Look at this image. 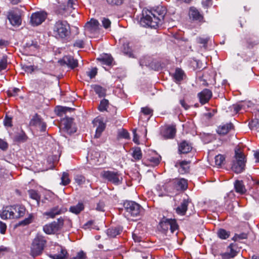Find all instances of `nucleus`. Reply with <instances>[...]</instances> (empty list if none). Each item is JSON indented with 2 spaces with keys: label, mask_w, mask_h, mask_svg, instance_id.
Wrapping results in <instances>:
<instances>
[{
  "label": "nucleus",
  "mask_w": 259,
  "mask_h": 259,
  "mask_svg": "<svg viewBox=\"0 0 259 259\" xmlns=\"http://www.w3.org/2000/svg\"><path fill=\"white\" fill-rule=\"evenodd\" d=\"M234 127V126L232 123H227L218 126L217 132L219 135H225L228 133L232 129H233Z\"/></svg>",
  "instance_id": "c85d7f7f"
},
{
  "label": "nucleus",
  "mask_w": 259,
  "mask_h": 259,
  "mask_svg": "<svg viewBox=\"0 0 259 259\" xmlns=\"http://www.w3.org/2000/svg\"><path fill=\"white\" fill-rule=\"evenodd\" d=\"M46 18V13L36 12L32 14L30 17V23L33 26H38L44 22Z\"/></svg>",
  "instance_id": "ddd939ff"
},
{
  "label": "nucleus",
  "mask_w": 259,
  "mask_h": 259,
  "mask_svg": "<svg viewBox=\"0 0 259 259\" xmlns=\"http://www.w3.org/2000/svg\"><path fill=\"white\" fill-rule=\"evenodd\" d=\"M118 136L121 138L125 139H129L130 138L128 132L125 129H122L121 131L119 132Z\"/></svg>",
  "instance_id": "6e6d98bb"
},
{
  "label": "nucleus",
  "mask_w": 259,
  "mask_h": 259,
  "mask_svg": "<svg viewBox=\"0 0 259 259\" xmlns=\"http://www.w3.org/2000/svg\"><path fill=\"white\" fill-rule=\"evenodd\" d=\"M47 242V241L45 236L37 234L33 240L31 245L30 255L35 257L41 254Z\"/></svg>",
  "instance_id": "7ed1b4c3"
},
{
  "label": "nucleus",
  "mask_w": 259,
  "mask_h": 259,
  "mask_svg": "<svg viewBox=\"0 0 259 259\" xmlns=\"http://www.w3.org/2000/svg\"><path fill=\"white\" fill-rule=\"evenodd\" d=\"M159 230L163 234L166 235L168 230L173 234L179 229V226L175 219H168L163 217L159 223Z\"/></svg>",
  "instance_id": "20e7f679"
},
{
  "label": "nucleus",
  "mask_w": 259,
  "mask_h": 259,
  "mask_svg": "<svg viewBox=\"0 0 259 259\" xmlns=\"http://www.w3.org/2000/svg\"><path fill=\"white\" fill-rule=\"evenodd\" d=\"M123 206L125 211L131 217L139 216L142 211V207L135 201L126 200Z\"/></svg>",
  "instance_id": "0eeeda50"
},
{
  "label": "nucleus",
  "mask_w": 259,
  "mask_h": 259,
  "mask_svg": "<svg viewBox=\"0 0 259 259\" xmlns=\"http://www.w3.org/2000/svg\"><path fill=\"white\" fill-rule=\"evenodd\" d=\"M64 224V219L62 217H60L57 220L51 223L45 225L43 227V231L47 234H55L63 227Z\"/></svg>",
  "instance_id": "6e6552de"
},
{
  "label": "nucleus",
  "mask_w": 259,
  "mask_h": 259,
  "mask_svg": "<svg viewBox=\"0 0 259 259\" xmlns=\"http://www.w3.org/2000/svg\"><path fill=\"white\" fill-rule=\"evenodd\" d=\"M70 33V25L67 21L59 20L53 27V36L58 40H66Z\"/></svg>",
  "instance_id": "f03ea898"
},
{
  "label": "nucleus",
  "mask_w": 259,
  "mask_h": 259,
  "mask_svg": "<svg viewBox=\"0 0 259 259\" xmlns=\"http://www.w3.org/2000/svg\"><path fill=\"white\" fill-rule=\"evenodd\" d=\"M94 126L96 127L95 134L94 138L98 139L99 138L106 128V123L103 121L102 118L97 117L95 118L93 121Z\"/></svg>",
  "instance_id": "f8f14e48"
},
{
  "label": "nucleus",
  "mask_w": 259,
  "mask_h": 259,
  "mask_svg": "<svg viewBox=\"0 0 259 259\" xmlns=\"http://www.w3.org/2000/svg\"><path fill=\"white\" fill-rule=\"evenodd\" d=\"M65 107L58 106H57L55 109L56 114L59 116H63V114H65L64 112Z\"/></svg>",
  "instance_id": "680f3d73"
},
{
  "label": "nucleus",
  "mask_w": 259,
  "mask_h": 259,
  "mask_svg": "<svg viewBox=\"0 0 259 259\" xmlns=\"http://www.w3.org/2000/svg\"><path fill=\"white\" fill-rule=\"evenodd\" d=\"M214 159L215 165L218 166H221L225 161V157L223 155L219 154L215 156Z\"/></svg>",
  "instance_id": "3c124183"
},
{
  "label": "nucleus",
  "mask_w": 259,
  "mask_h": 259,
  "mask_svg": "<svg viewBox=\"0 0 259 259\" xmlns=\"http://www.w3.org/2000/svg\"><path fill=\"white\" fill-rule=\"evenodd\" d=\"M235 191L236 193L243 195L246 192L244 183L242 180H236L234 183Z\"/></svg>",
  "instance_id": "c756f323"
},
{
  "label": "nucleus",
  "mask_w": 259,
  "mask_h": 259,
  "mask_svg": "<svg viewBox=\"0 0 259 259\" xmlns=\"http://www.w3.org/2000/svg\"><path fill=\"white\" fill-rule=\"evenodd\" d=\"M58 63L61 66L66 65L71 69H75L78 65V60L74 59V57L70 55L64 56L58 61Z\"/></svg>",
  "instance_id": "9b49d317"
},
{
  "label": "nucleus",
  "mask_w": 259,
  "mask_h": 259,
  "mask_svg": "<svg viewBox=\"0 0 259 259\" xmlns=\"http://www.w3.org/2000/svg\"><path fill=\"white\" fill-rule=\"evenodd\" d=\"M145 160L148 162V164L152 166H157L160 163L161 160V157L160 156H157L156 157L153 156H146L144 158Z\"/></svg>",
  "instance_id": "e433bc0d"
},
{
  "label": "nucleus",
  "mask_w": 259,
  "mask_h": 259,
  "mask_svg": "<svg viewBox=\"0 0 259 259\" xmlns=\"http://www.w3.org/2000/svg\"><path fill=\"white\" fill-rule=\"evenodd\" d=\"M13 118L11 116H9L7 114H6L3 123L4 125L6 127H11L13 126L12 124Z\"/></svg>",
  "instance_id": "de8ad7c7"
},
{
  "label": "nucleus",
  "mask_w": 259,
  "mask_h": 259,
  "mask_svg": "<svg viewBox=\"0 0 259 259\" xmlns=\"http://www.w3.org/2000/svg\"><path fill=\"white\" fill-rule=\"evenodd\" d=\"M73 46L78 48H83L84 47V42L81 39H77L74 42Z\"/></svg>",
  "instance_id": "338daca9"
},
{
  "label": "nucleus",
  "mask_w": 259,
  "mask_h": 259,
  "mask_svg": "<svg viewBox=\"0 0 259 259\" xmlns=\"http://www.w3.org/2000/svg\"><path fill=\"white\" fill-rule=\"evenodd\" d=\"M107 3L112 6H120L123 3L124 0H106Z\"/></svg>",
  "instance_id": "4d7b16f0"
},
{
  "label": "nucleus",
  "mask_w": 259,
  "mask_h": 259,
  "mask_svg": "<svg viewBox=\"0 0 259 259\" xmlns=\"http://www.w3.org/2000/svg\"><path fill=\"white\" fill-rule=\"evenodd\" d=\"M92 88L99 98H104L106 96L107 89L100 85H92Z\"/></svg>",
  "instance_id": "473e14b6"
},
{
  "label": "nucleus",
  "mask_w": 259,
  "mask_h": 259,
  "mask_svg": "<svg viewBox=\"0 0 259 259\" xmlns=\"http://www.w3.org/2000/svg\"><path fill=\"white\" fill-rule=\"evenodd\" d=\"M99 21L94 18H92L90 21L87 22L84 26L85 30L90 33H94L99 29Z\"/></svg>",
  "instance_id": "6ab92c4d"
},
{
  "label": "nucleus",
  "mask_w": 259,
  "mask_h": 259,
  "mask_svg": "<svg viewBox=\"0 0 259 259\" xmlns=\"http://www.w3.org/2000/svg\"><path fill=\"white\" fill-rule=\"evenodd\" d=\"M193 145L186 140H182L178 143V152L179 154H186L191 152Z\"/></svg>",
  "instance_id": "2eb2a0df"
},
{
  "label": "nucleus",
  "mask_w": 259,
  "mask_h": 259,
  "mask_svg": "<svg viewBox=\"0 0 259 259\" xmlns=\"http://www.w3.org/2000/svg\"><path fill=\"white\" fill-rule=\"evenodd\" d=\"M73 121V118L71 117H66L62 120V123L64 125V128L68 133H74L76 130L72 128Z\"/></svg>",
  "instance_id": "a878e982"
},
{
  "label": "nucleus",
  "mask_w": 259,
  "mask_h": 259,
  "mask_svg": "<svg viewBox=\"0 0 259 259\" xmlns=\"http://www.w3.org/2000/svg\"><path fill=\"white\" fill-rule=\"evenodd\" d=\"M33 217L32 214H29L28 217L27 218H25L24 220L20 221L17 226H26L29 224H30L32 222Z\"/></svg>",
  "instance_id": "09e8293b"
},
{
  "label": "nucleus",
  "mask_w": 259,
  "mask_h": 259,
  "mask_svg": "<svg viewBox=\"0 0 259 259\" xmlns=\"http://www.w3.org/2000/svg\"><path fill=\"white\" fill-rule=\"evenodd\" d=\"M87 74L91 79H92L97 75V69L96 68H92L91 70L87 71Z\"/></svg>",
  "instance_id": "0e129e2a"
},
{
  "label": "nucleus",
  "mask_w": 259,
  "mask_h": 259,
  "mask_svg": "<svg viewBox=\"0 0 259 259\" xmlns=\"http://www.w3.org/2000/svg\"><path fill=\"white\" fill-rule=\"evenodd\" d=\"M109 102L108 100L104 98L100 101V104L98 107V109L100 112H104L105 111L108 112L109 111L107 109L109 107Z\"/></svg>",
  "instance_id": "ea45409f"
},
{
  "label": "nucleus",
  "mask_w": 259,
  "mask_h": 259,
  "mask_svg": "<svg viewBox=\"0 0 259 259\" xmlns=\"http://www.w3.org/2000/svg\"><path fill=\"white\" fill-rule=\"evenodd\" d=\"M84 209V205L83 202H79L76 205L71 206L69 208V211L78 214Z\"/></svg>",
  "instance_id": "c9c22d12"
},
{
  "label": "nucleus",
  "mask_w": 259,
  "mask_h": 259,
  "mask_svg": "<svg viewBox=\"0 0 259 259\" xmlns=\"http://www.w3.org/2000/svg\"><path fill=\"white\" fill-rule=\"evenodd\" d=\"M191 202V199H184L180 205L176 208V212L180 215H185L188 209V205Z\"/></svg>",
  "instance_id": "4be33fe9"
},
{
  "label": "nucleus",
  "mask_w": 259,
  "mask_h": 259,
  "mask_svg": "<svg viewBox=\"0 0 259 259\" xmlns=\"http://www.w3.org/2000/svg\"><path fill=\"white\" fill-rule=\"evenodd\" d=\"M13 208L12 219H18L23 217L26 212V208L22 205H13Z\"/></svg>",
  "instance_id": "412c9836"
},
{
  "label": "nucleus",
  "mask_w": 259,
  "mask_h": 259,
  "mask_svg": "<svg viewBox=\"0 0 259 259\" xmlns=\"http://www.w3.org/2000/svg\"><path fill=\"white\" fill-rule=\"evenodd\" d=\"M25 72L32 73L34 71V66L33 65H25L23 67Z\"/></svg>",
  "instance_id": "774afa93"
},
{
  "label": "nucleus",
  "mask_w": 259,
  "mask_h": 259,
  "mask_svg": "<svg viewBox=\"0 0 259 259\" xmlns=\"http://www.w3.org/2000/svg\"><path fill=\"white\" fill-rule=\"evenodd\" d=\"M177 132L175 125L166 126L161 131V134L165 140L172 139L175 138Z\"/></svg>",
  "instance_id": "4468645a"
},
{
  "label": "nucleus",
  "mask_w": 259,
  "mask_h": 259,
  "mask_svg": "<svg viewBox=\"0 0 259 259\" xmlns=\"http://www.w3.org/2000/svg\"><path fill=\"white\" fill-rule=\"evenodd\" d=\"M86 258L85 253L83 251L80 250L77 253L75 256L71 257L70 259H85Z\"/></svg>",
  "instance_id": "052dcab7"
},
{
  "label": "nucleus",
  "mask_w": 259,
  "mask_h": 259,
  "mask_svg": "<svg viewBox=\"0 0 259 259\" xmlns=\"http://www.w3.org/2000/svg\"><path fill=\"white\" fill-rule=\"evenodd\" d=\"M9 147L8 143L0 138V149L3 151H6Z\"/></svg>",
  "instance_id": "e2e57ef3"
},
{
  "label": "nucleus",
  "mask_w": 259,
  "mask_h": 259,
  "mask_svg": "<svg viewBox=\"0 0 259 259\" xmlns=\"http://www.w3.org/2000/svg\"><path fill=\"white\" fill-rule=\"evenodd\" d=\"M27 139L28 137L23 130L21 131V133L16 134L14 138V141L17 143H24Z\"/></svg>",
  "instance_id": "58836bf2"
},
{
  "label": "nucleus",
  "mask_w": 259,
  "mask_h": 259,
  "mask_svg": "<svg viewBox=\"0 0 259 259\" xmlns=\"http://www.w3.org/2000/svg\"><path fill=\"white\" fill-rule=\"evenodd\" d=\"M196 40L198 44H201L204 48H206L208 41L209 40V38L198 37L197 38Z\"/></svg>",
  "instance_id": "5fc2aeb1"
},
{
  "label": "nucleus",
  "mask_w": 259,
  "mask_h": 259,
  "mask_svg": "<svg viewBox=\"0 0 259 259\" xmlns=\"http://www.w3.org/2000/svg\"><path fill=\"white\" fill-rule=\"evenodd\" d=\"M141 65H145L155 71H158L161 68V64L158 61L152 60L150 57H146L141 60Z\"/></svg>",
  "instance_id": "dca6fc26"
},
{
  "label": "nucleus",
  "mask_w": 259,
  "mask_h": 259,
  "mask_svg": "<svg viewBox=\"0 0 259 259\" xmlns=\"http://www.w3.org/2000/svg\"><path fill=\"white\" fill-rule=\"evenodd\" d=\"M70 183V180L69 178V174L67 172H64L61 177V182L60 184L63 186H66Z\"/></svg>",
  "instance_id": "a18cd8bd"
},
{
  "label": "nucleus",
  "mask_w": 259,
  "mask_h": 259,
  "mask_svg": "<svg viewBox=\"0 0 259 259\" xmlns=\"http://www.w3.org/2000/svg\"><path fill=\"white\" fill-rule=\"evenodd\" d=\"M122 51L123 54L131 57L133 55V51L132 48L129 45V43H124L123 44Z\"/></svg>",
  "instance_id": "37998d69"
},
{
  "label": "nucleus",
  "mask_w": 259,
  "mask_h": 259,
  "mask_svg": "<svg viewBox=\"0 0 259 259\" xmlns=\"http://www.w3.org/2000/svg\"><path fill=\"white\" fill-rule=\"evenodd\" d=\"M217 235L219 238L221 239H226L230 236V232L227 231L224 229H219L217 232Z\"/></svg>",
  "instance_id": "a19ab883"
},
{
  "label": "nucleus",
  "mask_w": 259,
  "mask_h": 259,
  "mask_svg": "<svg viewBox=\"0 0 259 259\" xmlns=\"http://www.w3.org/2000/svg\"><path fill=\"white\" fill-rule=\"evenodd\" d=\"M28 192L31 199L36 200L38 203L39 202L40 200V196L37 191L31 189L29 190Z\"/></svg>",
  "instance_id": "79ce46f5"
},
{
  "label": "nucleus",
  "mask_w": 259,
  "mask_h": 259,
  "mask_svg": "<svg viewBox=\"0 0 259 259\" xmlns=\"http://www.w3.org/2000/svg\"><path fill=\"white\" fill-rule=\"evenodd\" d=\"M102 177L108 182L115 185H118L122 183V178L121 174L119 171L110 170H104L102 173Z\"/></svg>",
  "instance_id": "1a4fd4ad"
},
{
  "label": "nucleus",
  "mask_w": 259,
  "mask_h": 259,
  "mask_svg": "<svg viewBox=\"0 0 259 259\" xmlns=\"http://www.w3.org/2000/svg\"><path fill=\"white\" fill-rule=\"evenodd\" d=\"M97 60L103 65L110 66L112 64L113 58L111 55L105 54L98 58Z\"/></svg>",
  "instance_id": "7c9ffc66"
},
{
  "label": "nucleus",
  "mask_w": 259,
  "mask_h": 259,
  "mask_svg": "<svg viewBox=\"0 0 259 259\" xmlns=\"http://www.w3.org/2000/svg\"><path fill=\"white\" fill-rule=\"evenodd\" d=\"M31 47H33L35 49L38 48V46L36 41L31 40L30 41L27 42L25 45V48L26 50L30 49Z\"/></svg>",
  "instance_id": "864d4df0"
},
{
  "label": "nucleus",
  "mask_w": 259,
  "mask_h": 259,
  "mask_svg": "<svg viewBox=\"0 0 259 259\" xmlns=\"http://www.w3.org/2000/svg\"><path fill=\"white\" fill-rule=\"evenodd\" d=\"M100 153L99 152L92 150L88 154L87 156V160L88 162L93 165H100V162L99 161Z\"/></svg>",
  "instance_id": "b1692460"
},
{
  "label": "nucleus",
  "mask_w": 259,
  "mask_h": 259,
  "mask_svg": "<svg viewBox=\"0 0 259 259\" xmlns=\"http://www.w3.org/2000/svg\"><path fill=\"white\" fill-rule=\"evenodd\" d=\"M185 73L184 71L180 68H177L175 72L173 73L172 77L174 81L178 84L184 79Z\"/></svg>",
  "instance_id": "cd10ccee"
},
{
  "label": "nucleus",
  "mask_w": 259,
  "mask_h": 259,
  "mask_svg": "<svg viewBox=\"0 0 259 259\" xmlns=\"http://www.w3.org/2000/svg\"><path fill=\"white\" fill-rule=\"evenodd\" d=\"M166 13L165 8L162 6L150 10L143 9L141 23L144 26L156 28L162 24Z\"/></svg>",
  "instance_id": "f257e3e1"
},
{
  "label": "nucleus",
  "mask_w": 259,
  "mask_h": 259,
  "mask_svg": "<svg viewBox=\"0 0 259 259\" xmlns=\"http://www.w3.org/2000/svg\"><path fill=\"white\" fill-rule=\"evenodd\" d=\"M133 152L132 156L135 159V161H139L142 158V152L139 147H135L132 148Z\"/></svg>",
  "instance_id": "4c0bfd02"
},
{
  "label": "nucleus",
  "mask_w": 259,
  "mask_h": 259,
  "mask_svg": "<svg viewBox=\"0 0 259 259\" xmlns=\"http://www.w3.org/2000/svg\"><path fill=\"white\" fill-rule=\"evenodd\" d=\"M7 56L4 55L0 60V72L7 69L8 66Z\"/></svg>",
  "instance_id": "49530a36"
},
{
  "label": "nucleus",
  "mask_w": 259,
  "mask_h": 259,
  "mask_svg": "<svg viewBox=\"0 0 259 259\" xmlns=\"http://www.w3.org/2000/svg\"><path fill=\"white\" fill-rule=\"evenodd\" d=\"M249 126L251 130L259 131V119L254 118L249 123Z\"/></svg>",
  "instance_id": "c03bdc74"
},
{
  "label": "nucleus",
  "mask_w": 259,
  "mask_h": 259,
  "mask_svg": "<svg viewBox=\"0 0 259 259\" xmlns=\"http://www.w3.org/2000/svg\"><path fill=\"white\" fill-rule=\"evenodd\" d=\"M212 96V92L208 89H204L197 94L199 102L201 105L208 103Z\"/></svg>",
  "instance_id": "f3484780"
},
{
  "label": "nucleus",
  "mask_w": 259,
  "mask_h": 259,
  "mask_svg": "<svg viewBox=\"0 0 259 259\" xmlns=\"http://www.w3.org/2000/svg\"><path fill=\"white\" fill-rule=\"evenodd\" d=\"M66 11L65 6L64 5H58L55 7V13L57 15H63Z\"/></svg>",
  "instance_id": "603ef678"
},
{
  "label": "nucleus",
  "mask_w": 259,
  "mask_h": 259,
  "mask_svg": "<svg viewBox=\"0 0 259 259\" xmlns=\"http://www.w3.org/2000/svg\"><path fill=\"white\" fill-rule=\"evenodd\" d=\"M190 161L183 160L177 162L175 165L176 167L180 166L179 171L182 174H186L189 172Z\"/></svg>",
  "instance_id": "bb28decb"
},
{
  "label": "nucleus",
  "mask_w": 259,
  "mask_h": 259,
  "mask_svg": "<svg viewBox=\"0 0 259 259\" xmlns=\"http://www.w3.org/2000/svg\"><path fill=\"white\" fill-rule=\"evenodd\" d=\"M67 209L63 207H60L59 206H56L51 208L49 210L45 212L44 215L48 217L49 218L53 219L56 215L61 214L67 211Z\"/></svg>",
  "instance_id": "aec40b11"
},
{
  "label": "nucleus",
  "mask_w": 259,
  "mask_h": 259,
  "mask_svg": "<svg viewBox=\"0 0 259 259\" xmlns=\"http://www.w3.org/2000/svg\"><path fill=\"white\" fill-rule=\"evenodd\" d=\"M13 208L12 205L4 206L0 210V217L3 220L12 219Z\"/></svg>",
  "instance_id": "393cba45"
},
{
  "label": "nucleus",
  "mask_w": 259,
  "mask_h": 259,
  "mask_svg": "<svg viewBox=\"0 0 259 259\" xmlns=\"http://www.w3.org/2000/svg\"><path fill=\"white\" fill-rule=\"evenodd\" d=\"M102 23L104 28L108 29L110 27L111 22L108 18L104 17L102 19Z\"/></svg>",
  "instance_id": "13d9d810"
},
{
  "label": "nucleus",
  "mask_w": 259,
  "mask_h": 259,
  "mask_svg": "<svg viewBox=\"0 0 259 259\" xmlns=\"http://www.w3.org/2000/svg\"><path fill=\"white\" fill-rule=\"evenodd\" d=\"M74 180L78 185H81L85 183L86 179L83 176L78 175L75 176Z\"/></svg>",
  "instance_id": "8fccbe9b"
},
{
  "label": "nucleus",
  "mask_w": 259,
  "mask_h": 259,
  "mask_svg": "<svg viewBox=\"0 0 259 259\" xmlns=\"http://www.w3.org/2000/svg\"><path fill=\"white\" fill-rule=\"evenodd\" d=\"M22 11L18 8H14L8 11L7 19L12 26L19 27L22 24Z\"/></svg>",
  "instance_id": "39448f33"
},
{
  "label": "nucleus",
  "mask_w": 259,
  "mask_h": 259,
  "mask_svg": "<svg viewBox=\"0 0 259 259\" xmlns=\"http://www.w3.org/2000/svg\"><path fill=\"white\" fill-rule=\"evenodd\" d=\"M190 18L193 21L202 22L204 17L202 14L195 7H192L190 8L189 11Z\"/></svg>",
  "instance_id": "5701e85b"
},
{
  "label": "nucleus",
  "mask_w": 259,
  "mask_h": 259,
  "mask_svg": "<svg viewBox=\"0 0 259 259\" xmlns=\"http://www.w3.org/2000/svg\"><path fill=\"white\" fill-rule=\"evenodd\" d=\"M141 112L145 115H153V110L148 107H145L141 108Z\"/></svg>",
  "instance_id": "bf43d9fd"
},
{
  "label": "nucleus",
  "mask_w": 259,
  "mask_h": 259,
  "mask_svg": "<svg viewBox=\"0 0 259 259\" xmlns=\"http://www.w3.org/2000/svg\"><path fill=\"white\" fill-rule=\"evenodd\" d=\"M235 160L232 162L231 168L236 174L242 172L245 168L244 155L242 152L235 151Z\"/></svg>",
  "instance_id": "423d86ee"
},
{
  "label": "nucleus",
  "mask_w": 259,
  "mask_h": 259,
  "mask_svg": "<svg viewBox=\"0 0 259 259\" xmlns=\"http://www.w3.org/2000/svg\"><path fill=\"white\" fill-rule=\"evenodd\" d=\"M29 126L37 128L40 132H45L47 130V123L38 113L32 116L29 122Z\"/></svg>",
  "instance_id": "9d476101"
},
{
  "label": "nucleus",
  "mask_w": 259,
  "mask_h": 259,
  "mask_svg": "<svg viewBox=\"0 0 259 259\" xmlns=\"http://www.w3.org/2000/svg\"><path fill=\"white\" fill-rule=\"evenodd\" d=\"M122 231V228L120 227H110L106 230V234L110 238L116 237L120 234Z\"/></svg>",
  "instance_id": "2f4dec72"
},
{
  "label": "nucleus",
  "mask_w": 259,
  "mask_h": 259,
  "mask_svg": "<svg viewBox=\"0 0 259 259\" xmlns=\"http://www.w3.org/2000/svg\"><path fill=\"white\" fill-rule=\"evenodd\" d=\"M49 257L52 259H67L68 253L67 250L65 248L61 247L60 253L58 254L49 255Z\"/></svg>",
  "instance_id": "f704fd0d"
},
{
  "label": "nucleus",
  "mask_w": 259,
  "mask_h": 259,
  "mask_svg": "<svg viewBox=\"0 0 259 259\" xmlns=\"http://www.w3.org/2000/svg\"><path fill=\"white\" fill-rule=\"evenodd\" d=\"M105 204L103 201H99L97 203L96 209L99 211H104Z\"/></svg>",
  "instance_id": "69168bd1"
},
{
  "label": "nucleus",
  "mask_w": 259,
  "mask_h": 259,
  "mask_svg": "<svg viewBox=\"0 0 259 259\" xmlns=\"http://www.w3.org/2000/svg\"><path fill=\"white\" fill-rule=\"evenodd\" d=\"M169 185H171L178 191H184L188 188V182L186 179L181 178L173 181Z\"/></svg>",
  "instance_id": "a211bd4d"
},
{
  "label": "nucleus",
  "mask_w": 259,
  "mask_h": 259,
  "mask_svg": "<svg viewBox=\"0 0 259 259\" xmlns=\"http://www.w3.org/2000/svg\"><path fill=\"white\" fill-rule=\"evenodd\" d=\"M236 249L237 245L233 243H231L228 247V252L225 253V255H226L228 258H233L237 254Z\"/></svg>",
  "instance_id": "72a5a7b5"
}]
</instances>
